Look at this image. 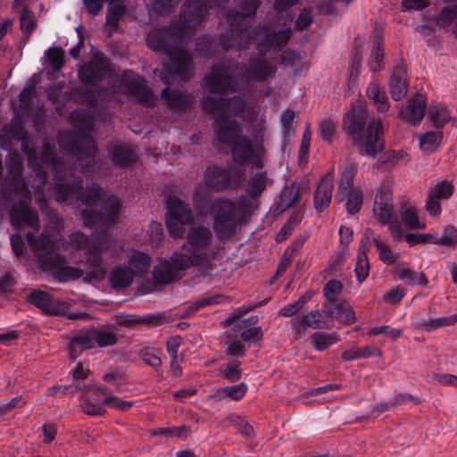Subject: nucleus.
Segmentation results:
<instances>
[{"label": "nucleus", "mask_w": 457, "mask_h": 457, "mask_svg": "<svg viewBox=\"0 0 457 457\" xmlns=\"http://www.w3.org/2000/svg\"><path fill=\"white\" fill-rule=\"evenodd\" d=\"M17 140L21 141V152L26 155L28 165L35 172V179L29 181L35 193L39 208L46 206V200L43 190L46 184L47 176L45 168L54 172L55 184L54 187V198L60 204L75 205L80 209V218L83 224L88 228L101 225L104 228L116 223L121 213V202L113 196L107 197L97 210V204L102 198V188L96 183L87 186L83 191L82 179L71 172L67 166L56 156L54 145L49 142L44 143L40 153L28 143L27 133L20 128V134L15 135Z\"/></svg>", "instance_id": "nucleus-1"}, {"label": "nucleus", "mask_w": 457, "mask_h": 457, "mask_svg": "<svg viewBox=\"0 0 457 457\" xmlns=\"http://www.w3.org/2000/svg\"><path fill=\"white\" fill-rule=\"evenodd\" d=\"M269 180L266 171H256L246 180L245 195L237 199L219 196L209 202L207 209L218 238H232L237 229L250 220L259 206V197L266 189Z\"/></svg>", "instance_id": "nucleus-2"}, {"label": "nucleus", "mask_w": 457, "mask_h": 457, "mask_svg": "<svg viewBox=\"0 0 457 457\" xmlns=\"http://www.w3.org/2000/svg\"><path fill=\"white\" fill-rule=\"evenodd\" d=\"M27 242L37 256V266L48 271L60 283H67L83 277L84 271L67 265L65 240L56 227L46 228L37 239L32 233L27 234Z\"/></svg>", "instance_id": "nucleus-3"}, {"label": "nucleus", "mask_w": 457, "mask_h": 457, "mask_svg": "<svg viewBox=\"0 0 457 457\" xmlns=\"http://www.w3.org/2000/svg\"><path fill=\"white\" fill-rule=\"evenodd\" d=\"M70 119L78 131L60 133L57 142L63 154L75 157L82 172L90 174L95 171V165L97 164L96 143L90 136L94 128V119L84 109L71 112Z\"/></svg>", "instance_id": "nucleus-4"}, {"label": "nucleus", "mask_w": 457, "mask_h": 457, "mask_svg": "<svg viewBox=\"0 0 457 457\" xmlns=\"http://www.w3.org/2000/svg\"><path fill=\"white\" fill-rule=\"evenodd\" d=\"M369 120L367 107L361 103L352 104V109L343 118L342 130L361 154L375 157L384 150V132L379 119Z\"/></svg>", "instance_id": "nucleus-5"}, {"label": "nucleus", "mask_w": 457, "mask_h": 457, "mask_svg": "<svg viewBox=\"0 0 457 457\" xmlns=\"http://www.w3.org/2000/svg\"><path fill=\"white\" fill-rule=\"evenodd\" d=\"M260 0H239V12L227 13L228 29L220 34V46L222 49H245L253 39V31L247 17L254 16L260 7Z\"/></svg>", "instance_id": "nucleus-6"}, {"label": "nucleus", "mask_w": 457, "mask_h": 457, "mask_svg": "<svg viewBox=\"0 0 457 457\" xmlns=\"http://www.w3.org/2000/svg\"><path fill=\"white\" fill-rule=\"evenodd\" d=\"M187 237L188 245H183L184 252H176L172 255L179 267L205 264L215 257V251L212 247V233L209 228L204 225L193 227Z\"/></svg>", "instance_id": "nucleus-7"}, {"label": "nucleus", "mask_w": 457, "mask_h": 457, "mask_svg": "<svg viewBox=\"0 0 457 457\" xmlns=\"http://www.w3.org/2000/svg\"><path fill=\"white\" fill-rule=\"evenodd\" d=\"M149 48L169 57L168 70L182 80H189L193 76V61L187 51L182 46L171 45L166 35L160 30L149 32L146 38Z\"/></svg>", "instance_id": "nucleus-8"}, {"label": "nucleus", "mask_w": 457, "mask_h": 457, "mask_svg": "<svg viewBox=\"0 0 457 457\" xmlns=\"http://www.w3.org/2000/svg\"><path fill=\"white\" fill-rule=\"evenodd\" d=\"M151 258L148 254L131 251L126 262L114 267L109 273L111 286H130L136 277L146 272L150 267Z\"/></svg>", "instance_id": "nucleus-9"}, {"label": "nucleus", "mask_w": 457, "mask_h": 457, "mask_svg": "<svg viewBox=\"0 0 457 457\" xmlns=\"http://www.w3.org/2000/svg\"><path fill=\"white\" fill-rule=\"evenodd\" d=\"M27 301L48 316H62L69 320H89L87 312H71V303L54 299L49 293L43 290H33L27 296Z\"/></svg>", "instance_id": "nucleus-10"}, {"label": "nucleus", "mask_w": 457, "mask_h": 457, "mask_svg": "<svg viewBox=\"0 0 457 457\" xmlns=\"http://www.w3.org/2000/svg\"><path fill=\"white\" fill-rule=\"evenodd\" d=\"M232 183L231 169L218 165L208 166L204 174L203 183L196 184L193 200L200 204L208 197V193L223 192L230 187Z\"/></svg>", "instance_id": "nucleus-11"}, {"label": "nucleus", "mask_w": 457, "mask_h": 457, "mask_svg": "<svg viewBox=\"0 0 457 457\" xmlns=\"http://www.w3.org/2000/svg\"><path fill=\"white\" fill-rule=\"evenodd\" d=\"M9 210L10 222L13 228H29L38 231L40 228L37 212L31 206V193L12 194V200Z\"/></svg>", "instance_id": "nucleus-12"}, {"label": "nucleus", "mask_w": 457, "mask_h": 457, "mask_svg": "<svg viewBox=\"0 0 457 457\" xmlns=\"http://www.w3.org/2000/svg\"><path fill=\"white\" fill-rule=\"evenodd\" d=\"M237 63H215L207 73L203 81L202 87L212 94L236 93L238 91V80L233 74V69Z\"/></svg>", "instance_id": "nucleus-13"}, {"label": "nucleus", "mask_w": 457, "mask_h": 457, "mask_svg": "<svg viewBox=\"0 0 457 457\" xmlns=\"http://www.w3.org/2000/svg\"><path fill=\"white\" fill-rule=\"evenodd\" d=\"M357 173V167L353 163L345 166L340 178L337 197L340 202L345 201L348 214L358 213L362 206L363 194L359 187L353 186V179Z\"/></svg>", "instance_id": "nucleus-14"}, {"label": "nucleus", "mask_w": 457, "mask_h": 457, "mask_svg": "<svg viewBox=\"0 0 457 457\" xmlns=\"http://www.w3.org/2000/svg\"><path fill=\"white\" fill-rule=\"evenodd\" d=\"M167 207L166 226L174 237H182L184 226L194 220L191 210L180 198L169 195L165 201Z\"/></svg>", "instance_id": "nucleus-15"}, {"label": "nucleus", "mask_w": 457, "mask_h": 457, "mask_svg": "<svg viewBox=\"0 0 457 457\" xmlns=\"http://www.w3.org/2000/svg\"><path fill=\"white\" fill-rule=\"evenodd\" d=\"M228 0H191L185 3L179 14L181 30L187 32L198 27L204 21L208 9L221 7Z\"/></svg>", "instance_id": "nucleus-16"}, {"label": "nucleus", "mask_w": 457, "mask_h": 457, "mask_svg": "<svg viewBox=\"0 0 457 457\" xmlns=\"http://www.w3.org/2000/svg\"><path fill=\"white\" fill-rule=\"evenodd\" d=\"M158 76L167 85L161 92L162 104L174 112H184L189 109L193 104L194 96L187 91L169 87L171 83L170 78L176 75L168 70H164L161 71Z\"/></svg>", "instance_id": "nucleus-17"}, {"label": "nucleus", "mask_w": 457, "mask_h": 457, "mask_svg": "<svg viewBox=\"0 0 457 457\" xmlns=\"http://www.w3.org/2000/svg\"><path fill=\"white\" fill-rule=\"evenodd\" d=\"M111 72L108 59L103 54L96 53L79 68L78 79L84 86L92 87L110 76Z\"/></svg>", "instance_id": "nucleus-18"}, {"label": "nucleus", "mask_w": 457, "mask_h": 457, "mask_svg": "<svg viewBox=\"0 0 457 457\" xmlns=\"http://www.w3.org/2000/svg\"><path fill=\"white\" fill-rule=\"evenodd\" d=\"M6 176L2 185V193L4 200H12V194H24L29 191L22 177L23 163L21 160L13 156L5 162Z\"/></svg>", "instance_id": "nucleus-19"}, {"label": "nucleus", "mask_w": 457, "mask_h": 457, "mask_svg": "<svg viewBox=\"0 0 457 457\" xmlns=\"http://www.w3.org/2000/svg\"><path fill=\"white\" fill-rule=\"evenodd\" d=\"M201 104L205 112L226 117L228 113L238 116L246 109V101L240 96L223 98L210 95L204 96Z\"/></svg>", "instance_id": "nucleus-20"}, {"label": "nucleus", "mask_w": 457, "mask_h": 457, "mask_svg": "<svg viewBox=\"0 0 457 457\" xmlns=\"http://www.w3.org/2000/svg\"><path fill=\"white\" fill-rule=\"evenodd\" d=\"M342 287H324V295L328 303L325 305L327 316L334 318L342 323L351 324L355 321V314L351 306L336 299L341 293Z\"/></svg>", "instance_id": "nucleus-21"}, {"label": "nucleus", "mask_w": 457, "mask_h": 457, "mask_svg": "<svg viewBox=\"0 0 457 457\" xmlns=\"http://www.w3.org/2000/svg\"><path fill=\"white\" fill-rule=\"evenodd\" d=\"M263 129H260L255 137V145L246 136L241 135L231 145V156L235 162L245 164L252 162L254 155L263 150Z\"/></svg>", "instance_id": "nucleus-22"}, {"label": "nucleus", "mask_w": 457, "mask_h": 457, "mask_svg": "<svg viewBox=\"0 0 457 457\" xmlns=\"http://www.w3.org/2000/svg\"><path fill=\"white\" fill-rule=\"evenodd\" d=\"M106 391L107 389L104 386H87V391L80 399L82 411L89 416L104 415Z\"/></svg>", "instance_id": "nucleus-23"}, {"label": "nucleus", "mask_w": 457, "mask_h": 457, "mask_svg": "<svg viewBox=\"0 0 457 457\" xmlns=\"http://www.w3.org/2000/svg\"><path fill=\"white\" fill-rule=\"evenodd\" d=\"M240 70L245 72L247 79L254 81H266L277 72L274 62L255 57L250 58L248 64H242Z\"/></svg>", "instance_id": "nucleus-24"}, {"label": "nucleus", "mask_w": 457, "mask_h": 457, "mask_svg": "<svg viewBox=\"0 0 457 457\" xmlns=\"http://www.w3.org/2000/svg\"><path fill=\"white\" fill-rule=\"evenodd\" d=\"M454 192V186L451 181L442 180L429 187L425 209L429 215L436 217L442 212L440 200L449 199Z\"/></svg>", "instance_id": "nucleus-25"}, {"label": "nucleus", "mask_w": 457, "mask_h": 457, "mask_svg": "<svg viewBox=\"0 0 457 457\" xmlns=\"http://www.w3.org/2000/svg\"><path fill=\"white\" fill-rule=\"evenodd\" d=\"M214 135L220 145L231 146L242 135V128L236 120L218 115L213 123Z\"/></svg>", "instance_id": "nucleus-26"}, {"label": "nucleus", "mask_w": 457, "mask_h": 457, "mask_svg": "<svg viewBox=\"0 0 457 457\" xmlns=\"http://www.w3.org/2000/svg\"><path fill=\"white\" fill-rule=\"evenodd\" d=\"M86 254L87 255V263L89 267L94 268L93 270L87 272L83 277L85 283H99L106 276V270L102 265V252L101 245L97 243H93L88 247H86Z\"/></svg>", "instance_id": "nucleus-27"}, {"label": "nucleus", "mask_w": 457, "mask_h": 457, "mask_svg": "<svg viewBox=\"0 0 457 457\" xmlns=\"http://www.w3.org/2000/svg\"><path fill=\"white\" fill-rule=\"evenodd\" d=\"M372 211L374 217L381 225H386L391 220L394 215V204L389 191L380 189L377 193Z\"/></svg>", "instance_id": "nucleus-28"}, {"label": "nucleus", "mask_w": 457, "mask_h": 457, "mask_svg": "<svg viewBox=\"0 0 457 457\" xmlns=\"http://www.w3.org/2000/svg\"><path fill=\"white\" fill-rule=\"evenodd\" d=\"M171 262L164 260L161 261L153 270V277L157 284H172L179 278V272L187 268H180L171 259Z\"/></svg>", "instance_id": "nucleus-29"}, {"label": "nucleus", "mask_w": 457, "mask_h": 457, "mask_svg": "<svg viewBox=\"0 0 457 457\" xmlns=\"http://www.w3.org/2000/svg\"><path fill=\"white\" fill-rule=\"evenodd\" d=\"M95 348L90 328H84L73 335L69 342L71 359L76 360L84 351Z\"/></svg>", "instance_id": "nucleus-30"}, {"label": "nucleus", "mask_w": 457, "mask_h": 457, "mask_svg": "<svg viewBox=\"0 0 457 457\" xmlns=\"http://www.w3.org/2000/svg\"><path fill=\"white\" fill-rule=\"evenodd\" d=\"M406 77L407 71L405 66L403 64L396 65L389 80L390 94L395 101L401 100L408 92Z\"/></svg>", "instance_id": "nucleus-31"}, {"label": "nucleus", "mask_w": 457, "mask_h": 457, "mask_svg": "<svg viewBox=\"0 0 457 457\" xmlns=\"http://www.w3.org/2000/svg\"><path fill=\"white\" fill-rule=\"evenodd\" d=\"M412 323L418 330L432 332L438 328L453 326L457 323V314L428 319L415 315L412 317Z\"/></svg>", "instance_id": "nucleus-32"}, {"label": "nucleus", "mask_w": 457, "mask_h": 457, "mask_svg": "<svg viewBox=\"0 0 457 457\" xmlns=\"http://www.w3.org/2000/svg\"><path fill=\"white\" fill-rule=\"evenodd\" d=\"M426 102L421 95H417L408 101L406 107L400 111V116L412 125L419 124L423 119Z\"/></svg>", "instance_id": "nucleus-33"}, {"label": "nucleus", "mask_w": 457, "mask_h": 457, "mask_svg": "<svg viewBox=\"0 0 457 457\" xmlns=\"http://www.w3.org/2000/svg\"><path fill=\"white\" fill-rule=\"evenodd\" d=\"M125 94L135 98L138 103L147 107L156 104V98L153 92L139 81L129 82L125 87Z\"/></svg>", "instance_id": "nucleus-34"}, {"label": "nucleus", "mask_w": 457, "mask_h": 457, "mask_svg": "<svg viewBox=\"0 0 457 457\" xmlns=\"http://www.w3.org/2000/svg\"><path fill=\"white\" fill-rule=\"evenodd\" d=\"M324 327V321L320 312L312 311L303 316H298L294 321H292V328L296 331V336L300 337L306 330L310 328L312 329H320Z\"/></svg>", "instance_id": "nucleus-35"}, {"label": "nucleus", "mask_w": 457, "mask_h": 457, "mask_svg": "<svg viewBox=\"0 0 457 457\" xmlns=\"http://www.w3.org/2000/svg\"><path fill=\"white\" fill-rule=\"evenodd\" d=\"M292 37V30L290 28H286L278 30V32L268 34L264 37L262 42L257 46V50L262 55L266 54L268 48L281 49L284 47L287 41Z\"/></svg>", "instance_id": "nucleus-36"}, {"label": "nucleus", "mask_w": 457, "mask_h": 457, "mask_svg": "<svg viewBox=\"0 0 457 457\" xmlns=\"http://www.w3.org/2000/svg\"><path fill=\"white\" fill-rule=\"evenodd\" d=\"M333 179L330 175L324 177L318 184L314 194V207L318 212L325 210L331 202Z\"/></svg>", "instance_id": "nucleus-37"}, {"label": "nucleus", "mask_w": 457, "mask_h": 457, "mask_svg": "<svg viewBox=\"0 0 457 457\" xmlns=\"http://www.w3.org/2000/svg\"><path fill=\"white\" fill-rule=\"evenodd\" d=\"M94 346L105 348L115 345L119 341L118 334L109 325L90 328Z\"/></svg>", "instance_id": "nucleus-38"}, {"label": "nucleus", "mask_w": 457, "mask_h": 457, "mask_svg": "<svg viewBox=\"0 0 457 457\" xmlns=\"http://www.w3.org/2000/svg\"><path fill=\"white\" fill-rule=\"evenodd\" d=\"M402 221L411 229H424L425 224L418 217L417 209L409 202H403L399 208Z\"/></svg>", "instance_id": "nucleus-39"}, {"label": "nucleus", "mask_w": 457, "mask_h": 457, "mask_svg": "<svg viewBox=\"0 0 457 457\" xmlns=\"http://www.w3.org/2000/svg\"><path fill=\"white\" fill-rule=\"evenodd\" d=\"M373 37V46L368 64L371 71L377 72L384 68L383 39L377 29L374 30Z\"/></svg>", "instance_id": "nucleus-40"}, {"label": "nucleus", "mask_w": 457, "mask_h": 457, "mask_svg": "<svg viewBox=\"0 0 457 457\" xmlns=\"http://www.w3.org/2000/svg\"><path fill=\"white\" fill-rule=\"evenodd\" d=\"M112 162L118 166L126 167L137 161V155L129 145H115L111 152Z\"/></svg>", "instance_id": "nucleus-41"}, {"label": "nucleus", "mask_w": 457, "mask_h": 457, "mask_svg": "<svg viewBox=\"0 0 457 457\" xmlns=\"http://www.w3.org/2000/svg\"><path fill=\"white\" fill-rule=\"evenodd\" d=\"M43 65H48L53 71L59 72L65 64V51L61 46H52L45 51Z\"/></svg>", "instance_id": "nucleus-42"}, {"label": "nucleus", "mask_w": 457, "mask_h": 457, "mask_svg": "<svg viewBox=\"0 0 457 457\" xmlns=\"http://www.w3.org/2000/svg\"><path fill=\"white\" fill-rule=\"evenodd\" d=\"M382 354V351L374 346H363L361 348H352L345 351L341 354V358L345 361H350L357 359H366L370 357H379Z\"/></svg>", "instance_id": "nucleus-43"}, {"label": "nucleus", "mask_w": 457, "mask_h": 457, "mask_svg": "<svg viewBox=\"0 0 457 457\" xmlns=\"http://www.w3.org/2000/svg\"><path fill=\"white\" fill-rule=\"evenodd\" d=\"M367 96L373 101L377 106L378 112H386L389 110L390 104L387 97L381 94L378 85L375 82H370L366 89Z\"/></svg>", "instance_id": "nucleus-44"}, {"label": "nucleus", "mask_w": 457, "mask_h": 457, "mask_svg": "<svg viewBox=\"0 0 457 457\" xmlns=\"http://www.w3.org/2000/svg\"><path fill=\"white\" fill-rule=\"evenodd\" d=\"M311 339L312 347L317 351H324L340 341V337L335 332L330 334L315 332Z\"/></svg>", "instance_id": "nucleus-45"}, {"label": "nucleus", "mask_w": 457, "mask_h": 457, "mask_svg": "<svg viewBox=\"0 0 457 457\" xmlns=\"http://www.w3.org/2000/svg\"><path fill=\"white\" fill-rule=\"evenodd\" d=\"M126 10L124 4H117L115 1H110L105 16V25L116 29L120 20L126 13Z\"/></svg>", "instance_id": "nucleus-46"}, {"label": "nucleus", "mask_w": 457, "mask_h": 457, "mask_svg": "<svg viewBox=\"0 0 457 457\" xmlns=\"http://www.w3.org/2000/svg\"><path fill=\"white\" fill-rule=\"evenodd\" d=\"M268 298L262 300V301H260L258 303H245L244 305H242L241 307H238L237 309H236L233 312V314L229 317H228L223 322H222V326L224 328H228V327H230L232 325H236L238 321H240L239 320L245 315L246 314L247 312L256 309L257 307H260L263 304H265L267 302H268Z\"/></svg>", "instance_id": "nucleus-47"}, {"label": "nucleus", "mask_w": 457, "mask_h": 457, "mask_svg": "<svg viewBox=\"0 0 457 457\" xmlns=\"http://www.w3.org/2000/svg\"><path fill=\"white\" fill-rule=\"evenodd\" d=\"M443 134L439 131H429L420 137V149L430 154L434 152L441 143Z\"/></svg>", "instance_id": "nucleus-48"}, {"label": "nucleus", "mask_w": 457, "mask_h": 457, "mask_svg": "<svg viewBox=\"0 0 457 457\" xmlns=\"http://www.w3.org/2000/svg\"><path fill=\"white\" fill-rule=\"evenodd\" d=\"M395 275L408 283L417 286H426L428 280L423 272H414L407 268H397Z\"/></svg>", "instance_id": "nucleus-49"}, {"label": "nucleus", "mask_w": 457, "mask_h": 457, "mask_svg": "<svg viewBox=\"0 0 457 457\" xmlns=\"http://www.w3.org/2000/svg\"><path fill=\"white\" fill-rule=\"evenodd\" d=\"M297 118L298 114L294 110L287 109L282 112L280 123L285 138L288 139L295 134V125L296 124Z\"/></svg>", "instance_id": "nucleus-50"}, {"label": "nucleus", "mask_w": 457, "mask_h": 457, "mask_svg": "<svg viewBox=\"0 0 457 457\" xmlns=\"http://www.w3.org/2000/svg\"><path fill=\"white\" fill-rule=\"evenodd\" d=\"M162 353L160 348L144 347L139 351V356L145 364L156 369L162 366Z\"/></svg>", "instance_id": "nucleus-51"}, {"label": "nucleus", "mask_w": 457, "mask_h": 457, "mask_svg": "<svg viewBox=\"0 0 457 457\" xmlns=\"http://www.w3.org/2000/svg\"><path fill=\"white\" fill-rule=\"evenodd\" d=\"M429 118L433 125L440 128L450 120V113L445 107L434 105L429 108Z\"/></svg>", "instance_id": "nucleus-52"}, {"label": "nucleus", "mask_w": 457, "mask_h": 457, "mask_svg": "<svg viewBox=\"0 0 457 457\" xmlns=\"http://www.w3.org/2000/svg\"><path fill=\"white\" fill-rule=\"evenodd\" d=\"M240 365L241 363L239 361L233 360L230 362L222 365L220 372L229 382H236L239 380L242 376Z\"/></svg>", "instance_id": "nucleus-53"}, {"label": "nucleus", "mask_w": 457, "mask_h": 457, "mask_svg": "<svg viewBox=\"0 0 457 457\" xmlns=\"http://www.w3.org/2000/svg\"><path fill=\"white\" fill-rule=\"evenodd\" d=\"M436 245L444 246H454L457 245V228L453 226L446 227L440 237H436L432 241Z\"/></svg>", "instance_id": "nucleus-54"}, {"label": "nucleus", "mask_w": 457, "mask_h": 457, "mask_svg": "<svg viewBox=\"0 0 457 457\" xmlns=\"http://www.w3.org/2000/svg\"><path fill=\"white\" fill-rule=\"evenodd\" d=\"M457 17V4L449 7H444L437 18L436 23L439 27L446 28L449 27L453 20Z\"/></svg>", "instance_id": "nucleus-55"}, {"label": "nucleus", "mask_w": 457, "mask_h": 457, "mask_svg": "<svg viewBox=\"0 0 457 457\" xmlns=\"http://www.w3.org/2000/svg\"><path fill=\"white\" fill-rule=\"evenodd\" d=\"M20 25L21 29L24 35L29 37L36 27V21L34 18V13L30 10H25L21 12L20 16Z\"/></svg>", "instance_id": "nucleus-56"}, {"label": "nucleus", "mask_w": 457, "mask_h": 457, "mask_svg": "<svg viewBox=\"0 0 457 457\" xmlns=\"http://www.w3.org/2000/svg\"><path fill=\"white\" fill-rule=\"evenodd\" d=\"M247 389V385L245 382H241L235 386L223 387L221 391L224 393L225 396L234 401H239L245 395Z\"/></svg>", "instance_id": "nucleus-57"}, {"label": "nucleus", "mask_w": 457, "mask_h": 457, "mask_svg": "<svg viewBox=\"0 0 457 457\" xmlns=\"http://www.w3.org/2000/svg\"><path fill=\"white\" fill-rule=\"evenodd\" d=\"M226 299H227V297L223 295H214L212 296H204V297L198 299L195 303H193L190 305L189 309L192 312H195V311H197L200 308L204 307V306L214 305L217 303H223Z\"/></svg>", "instance_id": "nucleus-58"}, {"label": "nucleus", "mask_w": 457, "mask_h": 457, "mask_svg": "<svg viewBox=\"0 0 457 457\" xmlns=\"http://www.w3.org/2000/svg\"><path fill=\"white\" fill-rule=\"evenodd\" d=\"M69 245L73 250H79L92 245L91 239L80 232H74L70 235Z\"/></svg>", "instance_id": "nucleus-59"}, {"label": "nucleus", "mask_w": 457, "mask_h": 457, "mask_svg": "<svg viewBox=\"0 0 457 457\" xmlns=\"http://www.w3.org/2000/svg\"><path fill=\"white\" fill-rule=\"evenodd\" d=\"M354 271L357 282L362 283L369 274V262L364 253L358 256Z\"/></svg>", "instance_id": "nucleus-60"}, {"label": "nucleus", "mask_w": 457, "mask_h": 457, "mask_svg": "<svg viewBox=\"0 0 457 457\" xmlns=\"http://www.w3.org/2000/svg\"><path fill=\"white\" fill-rule=\"evenodd\" d=\"M374 245L379 254V259L386 264H392L395 261V255L391 249L383 242L375 240Z\"/></svg>", "instance_id": "nucleus-61"}, {"label": "nucleus", "mask_w": 457, "mask_h": 457, "mask_svg": "<svg viewBox=\"0 0 457 457\" xmlns=\"http://www.w3.org/2000/svg\"><path fill=\"white\" fill-rule=\"evenodd\" d=\"M170 319L165 312L156 314H147L145 316H140V324H145L150 326H161L164 323L170 322Z\"/></svg>", "instance_id": "nucleus-62"}, {"label": "nucleus", "mask_w": 457, "mask_h": 457, "mask_svg": "<svg viewBox=\"0 0 457 457\" xmlns=\"http://www.w3.org/2000/svg\"><path fill=\"white\" fill-rule=\"evenodd\" d=\"M336 131V125L330 120H325L319 125V135L320 138L330 143Z\"/></svg>", "instance_id": "nucleus-63"}, {"label": "nucleus", "mask_w": 457, "mask_h": 457, "mask_svg": "<svg viewBox=\"0 0 457 457\" xmlns=\"http://www.w3.org/2000/svg\"><path fill=\"white\" fill-rule=\"evenodd\" d=\"M262 337L263 332L261 327H253L240 333V339L245 343H255L261 341Z\"/></svg>", "instance_id": "nucleus-64"}]
</instances>
